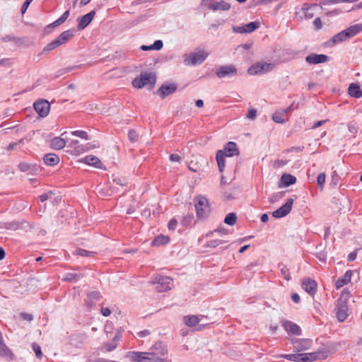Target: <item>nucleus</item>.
<instances>
[{
    "instance_id": "nucleus-1",
    "label": "nucleus",
    "mask_w": 362,
    "mask_h": 362,
    "mask_svg": "<svg viewBox=\"0 0 362 362\" xmlns=\"http://www.w3.org/2000/svg\"><path fill=\"white\" fill-rule=\"evenodd\" d=\"M239 151L235 142L229 141L226 144L223 150H219L216 153V161L220 172H223L225 167V156L232 157L238 155Z\"/></svg>"
},
{
    "instance_id": "nucleus-2",
    "label": "nucleus",
    "mask_w": 362,
    "mask_h": 362,
    "mask_svg": "<svg viewBox=\"0 0 362 362\" xmlns=\"http://www.w3.org/2000/svg\"><path fill=\"white\" fill-rule=\"evenodd\" d=\"M151 362H168L165 356L168 349L165 345L161 342H157L147 351Z\"/></svg>"
},
{
    "instance_id": "nucleus-3",
    "label": "nucleus",
    "mask_w": 362,
    "mask_h": 362,
    "mask_svg": "<svg viewBox=\"0 0 362 362\" xmlns=\"http://www.w3.org/2000/svg\"><path fill=\"white\" fill-rule=\"evenodd\" d=\"M322 356V352L286 354L282 356L284 358L295 362H312L321 358Z\"/></svg>"
},
{
    "instance_id": "nucleus-4",
    "label": "nucleus",
    "mask_w": 362,
    "mask_h": 362,
    "mask_svg": "<svg viewBox=\"0 0 362 362\" xmlns=\"http://www.w3.org/2000/svg\"><path fill=\"white\" fill-rule=\"evenodd\" d=\"M209 54L204 49H199L194 52L184 55V63L187 66H195L202 63Z\"/></svg>"
},
{
    "instance_id": "nucleus-5",
    "label": "nucleus",
    "mask_w": 362,
    "mask_h": 362,
    "mask_svg": "<svg viewBox=\"0 0 362 362\" xmlns=\"http://www.w3.org/2000/svg\"><path fill=\"white\" fill-rule=\"evenodd\" d=\"M74 36V30H67L64 31L60 34V35L56 38L54 40L48 43L44 47V52H49L52 49H56L57 47L66 43L72 37Z\"/></svg>"
},
{
    "instance_id": "nucleus-6",
    "label": "nucleus",
    "mask_w": 362,
    "mask_h": 362,
    "mask_svg": "<svg viewBox=\"0 0 362 362\" xmlns=\"http://www.w3.org/2000/svg\"><path fill=\"white\" fill-rule=\"evenodd\" d=\"M156 83V78L151 74H141L139 78H136L132 81V85L134 88H141L144 86H148L153 88Z\"/></svg>"
},
{
    "instance_id": "nucleus-7",
    "label": "nucleus",
    "mask_w": 362,
    "mask_h": 362,
    "mask_svg": "<svg viewBox=\"0 0 362 362\" xmlns=\"http://www.w3.org/2000/svg\"><path fill=\"white\" fill-rule=\"evenodd\" d=\"M197 216L203 218L209 212V205L207 199L198 196L194 199Z\"/></svg>"
},
{
    "instance_id": "nucleus-8",
    "label": "nucleus",
    "mask_w": 362,
    "mask_h": 362,
    "mask_svg": "<svg viewBox=\"0 0 362 362\" xmlns=\"http://www.w3.org/2000/svg\"><path fill=\"white\" fill-rule=\"evenodd\" d=\"M173 279L168 276H156L153 284H156V290L159 292H165L170 290Z\"/></svg>"
},
{
    "instance_id": "nucleus-9",
    "label": "nucleus",
    "mask_w": 362,
    "mask_h": 362,
    "mask_svg": "<svg viewBox=\"0 0 362 362\" xmlns=\"http://www.w3.org/2000/svg\"><path fill=\"white\" fill-rule=\"evenodd\" d=\"M274 67V64L257 63L250 67L247 72L250 75L262 74L272 71Z\"/></svg>"
},
{
    "instance_id": "nucleus-10",
    "label": "nucleus",
    "mask_w": 362,
    "mask_h": 362,
    "mask_svg": "<svg viewBox=\"0 0 362 362\" xmlns=\"http://www.w3.org/2000/svg\"><path fill=\"white\" fill-rule=\"evenodd\" d=\"M292 344L295 351L302 352L311 348L313 340L310 339H297L292 340Z\"/></svg>"
},
{
    "instance_id": "nucleus-11",
    "label": "nucleus",
    "mask_w": 362,
    "mask_h": 362,
    "mask_svg": "<svg viewBox=\"0 0 362 362\" xmlns=\"http://www.w3.org/2000/svg\"><path fill=\"white\" fill-rule=\"evenodd\" d=\"M293 204V199L291 198L288 199L285 204L272 213V216L277 218L284 217L290 213Z\"/></svg>"
},
{
    "instance_id": "nucleus-12",
    "label": "nucleus",
    "mask_w": 362,
    "mask_h": 362,
    "mask_svg": "<svg viewBox=\"0 0 362 362\" xmlns=\"http://www.w3.org/2000/svg\"><path fill=\"white\" fill-rule=\"evenodd\" d=\"M127 356L133 362H151L148 352L130 351Z\"/></svg>"
},
{
    "instance_id": "nucleus-13",
    "label": "nucleus",
    "mask_w": 362,
    "mask_h": 362,
    "mask_svg": "<svg viewBox=\"0 0 362 362\" xmlns=\"http://www.w3.org/2000/svg\"><path fill=\"white\" fill-rule=\"evenodd\" d=\"M33 106L37 114L42 117L47 116L49 112L50 104L45 100L35 103Z\"/></svg>"
},
{
    "instance_id": "nucleus-14",
    "label": "nucleus",
    "mask_w": 362,
    "mask_h": 362,
    "mask_svg": "<svg viewBox=\"0 0 362 362\" xmlns=\"http://www.w3.org/2000/svg\"><path fill=\"white\" fill-rule=\"evenodd\" d=\"M303 288L310 296H314L317 291V284L313 279L305 278L302 281Z\"/></svg>"
},
{
    "instance_id": "nucleus-15",
    "label": "nucleus",
    "mask_w": 362,
    "mask_h": 362,
    "mask_svg": "<svg viewBox=\"0 0 362 362\" xmlns=\"http://www.w3.org/2000/svg\"><path fill=\"white\" fill-rule=\"evenodd\" d=\"M337 303L336 315L339 322H344L348 315V307L346 303L340 299L338 300Z\"/></svg>"
},
{
    "instance_id": "nucleus-16",
    "label": "nucleus",
    "mask_w": 362,
    "mask_h": 362,
    "mask_svg": "<svg viewBox=\"0 0 362 362\" xmlns=\"http://www.w3.org/2000/svg\"><path fill=\"white\" fill-rule=\"evenodd\" d=\"M260 26L258 21L251 22L243 26L234 28V30L239 33H250L257 29Z\"/></svg>"
},
{
    "instance_id": "nucleus-17",
    "label": "nucleus",
    "mask_w": 362,
    "mask_h": 362,
    "mask_svg": "<svg viewBox=\"0 0 362 362\" xmlns=\"http://www.w3.org/2000/svg\"><path fill=\"white\" fill-rule=\"evenodd\" d=\"M282 326L286 329V331L289 334L293 335L300 334L301 330L300 327L293 322L288 320H283Z\"/></svg>"
},
{
    "instance_id": "nucleus-18",
    "label": "nucleus",
    "mask_w": 362,
    "mask_h": 362,
    "mask_svg": "<svg viewBox=\"0 0 362 362\" xmlns=\"http://www.w3.org/2000/svg\"><path fill=\"white\" fill-rule=\"evenodd\" d=\"M328 57L325 54H312L310 55H308L305 57V61L307 63L310 64H317L320 63H325L327 62Z\"/></svg>"
},
{
    "instance_id": "nucleus-19",
    "label": "nucleus",
    "mask_w": 362,
    "mask_h": 362,
    "mask_svg": "<svg viewBox=\"0 0 362 362\" xmlns=\"http://www.w3.org/2000/svg\"><path fill=\"white\" fill-rule=\"evenodd\" d=\"M237 72L236 69L234 66H221L216 71V75L219 78H223L228 76L235 74Z\"/></svg>"
},
{
    "instance_id": "nucleus-20",
    "label": "nucleus",
    "mask_w": 362,
    "mask_h": 362,
    "mask_svg": "<svg viewBox=\"0 0 362 362\" xmlns=\"http://www.w3.org/2000/svg\"><path fill=\"white\" fill-rule=\"evenodd\" d=\"M177 89V86L174 83L169 85H163L158 90V94L163 98L173 93Z\"/></svg>"
},
{
    "instance_id": "nucleus-21",
    "label": "nucleus",
    "mask_w": 362,
    "mask_h": 362,
    "mask_svg": "<svg viewBox=\"0 0 362 362\" xmlns=\"http://www.w3.org/2000/svg\"><path fill=\"white\" fill-rule=\"evenodd\" d=\"M0 356L11 361L13 358L11 351L6 346L3 341L1 333L0 332Z\"/></svg>"
},
{
    "instance_id": "nucleus-22",
    "label": "nucleus",
    "mask_w": 362,
    "mask_h": 362,
    "mask_svg": "<svg viewBox=\"0 0 362 362\" xmlns=\"http://www.w3.org/2000/svg\"><path fill=\"white\" fill-rule=\"evenodd\" d=\"M84 163L89 165L94 166L95 168L103 169V165L101 160L96 156L93 155H88L86 156L84 158Z\"/></svg>"
},
{
    "instance_id": "nucleus-23",
    "label": "nucleus",
    "mask_w": 362,
    "mask_h": 362,
    "mask_svg": "<svg viewBox=\"0 0 362 362\" xmlns=\"http://www.w3.org/2000/svg\"><path fill=\"white\" fill-rule=\"evenodd\" d=\"M95 11H92L89 12L88 13L82 16L78 23V28L79 30H83L87 25H88L90 23V22L92 21V20L95 16Z\"/></svg>"
},
{
    "instance_id": "nucleus-24",
    "label": "nucleus",
    "mask_w": 362,
    "mask_h": 362,
    "mask_svg": "<svg viewBox=\"0 0 362 362\" xmlns=\"http://www.w3.org/2000/svg\"><path fill=\"white\" fill-rule=\"evenodd\" d=\"M352 276V272L351 270H348L346 272L344 275L337 279L335 284V287L337 289H339L343 287L344 285H346L348 283L351 281Z\"/></svg>"
},
{
    "instance_id": "nucleus-25",
    "label": "nucleus",
    "mask_w": 362,
    "mask_h": 362,
    "mask_svg": "<svg viewBox=\"0 0 362 362\" xmlns=\"http://www.w3.org/2000/svg\"><path fill=\"white\" fill-rule=\"evenodd\" d=\"M208 8L212 11H228L230 8L229 3L224 1H220L214 4H209Z\"/></svg>"
},
{
    "instance_id": "nucleus-26",
    "label": "nucleus",
    "mask_w": 362,
    "mask_h": 362,
    "mask_svg": "<svg viewBox=\"0 0 362 362\" xmlns=\"http://www.w3.org/2000/svg\"><path fill=\"white\" fill-rule=\"evenodd\" d=\"M291 107H288L283 110H279L276 111L273 115H272V119L274 122L279 124H283L285 122L286 119L284 118L285 115L288 113Z\"/></svg>"
},
{
    "instance_id": "nucleus-27",
    "label": "nucleus",
    "mask_w": 362,
    "mask_h": 362,
    "mask_svg": "<svg viewBox=\"0 0 362 362\" xmlns=\"http://www.w3.org/2000/svg\"><path fill=\"white\" fill-rule=\"evenodd\" d=\"M348 39L347 35L344 30L341 31L340 33L336 34L332 37V38L327 42L329 46H334L336 44L340 43L344 40Z\"/></svg>"
},
{
    "instance_id": "nucleus-28",
    "label": "nucleus",
    "mask_w": 362,
    "mask_h": 362,
    "mask_svg": "<svg viewBox=\"0 0 362 362\" xmlns=\"http://www.w3.org/2000/svg\"><path fill=\"white\" fill-rule=\"evenodd\" d=\"M348 93L350 96L356 98H360L362 97V90L360 86L356 83L350 84L348 88Z\"/></svg>"
},
{
    "instance_id": "nucleus-29",
    "label": "nucleus",
    "mask_w": 362,
    "mask_h": 362,
    "mask_svg": "<svg viewBox=\"0 0 362 362\" xmlns=\"http://www.w3.org/2000/svg\"><path fill=\"white\" fill-rule=\"evenodd\" d=\"M43 160L46 165L54 166L59 163V158L54 153H47L45 155Z\"/></svg>"
},
{
    "instance_id": "nucleus-30",
    "label": "nucleus",
    "mask_w": 362,
    "mask_h": 362,
    "mask_svg": "<svg viewBox=\"0 0 362 362\" xmlns=\"http://www.w3.org/2000/svg\"><path fill=\"white\" fill-rule=\"evenodd\" d=\"M362 30V24H356L344 30L348 39L354 37Z\"/></svg>"
},
{
    "instance_id": "nucleus-31",
    "label": "nucleus",
    "mask_w": 362,
    "mask_h": 362,
    "mask_svg": "<svg viewBox=\"0 0 362 362\" xmlns=\"http://www.w3.org/2000/svg\"><path fill=\"white\" fill-rule=\"evenodd\" d=\"M66 144V141L61 137H54L51 141V147L56 150L62 149Z\"/></svg>"
},
{
    "instance_id": "nucleus-32",
    "label": "nucleus",
    "mask_w": 362,
    "mask_h": 362,
    "mask_svg": "<svg viewBox=\"0 0 362 362\" xmlns=\"http://www.w3.org/2000/svg\"><path fill=\"white\" fill-rule=\"evenodd\" d=\"M185 323L189 327L197 325L200 320L197 315H187L184 317Z\"/></svg>"
},
{
    "instance_id": "nucleus-33",
    "label": "nucleus",
    "mask_w": 362,
    "mask_h": 362,
    "mask_svg": "<svg viewBox=\"0 0 362 362\" xmlns=\"http://www.w3.org/2000/svg\"><path fill=\"white\" fill-rule=\"evenodd\" d=\"M70 146L74 148V151L76 154H80L86 151V148L83 145L80 144L78 140H73L70 143Z\"/></svg>"
},
{
    "instance_id": "nucleus-34",
    "label": "nucleus",
    "mask_w": 362,
    "mask_h": 362,
    "mask_svg": "<svg viewBox=\"0 0 362 362\" xmlns=\"http://www.w3.org/2000/svg\"><path fill=\"white\" fill-rule=\"evenodd\" d=\"M296 178L290 174H284L281 177V182L285 186L293 185L296 182Z\"/></svg>"
},
{
    "instance_id": "nucleus-35",
    "label": "nucleus",
    "mask_w": 362,
    "mask_h": 362,
    "mask_svg": "<svg viewBox=\"0 0 362 362\" xmlns=\"http://www.w3.org/2000/svg\"><path fill=\"white\" fill-rule=\"evenodd\" d=\"M169 242V238L167 236L160 235L156 238L153 241L151 245L153 246H160L162 245L167 244Z\"/></svg>"
},
{
    "instance_id": "nucleus-36",
    "label": "nucleus",
    "mask_w": 362,
    "mask_h": 362,
    "mask_svg": "<svg viewBox=\"0 0 362 362\" xmlns=\"http://www.w3.org/2000/svg\"><path fill=\"white\" fill-rule=\"evenodd\" d=\"M236 221H237V216H236L235 214V213H229L225 217L224 223L228 225H230V226H233L236 223Z\"/></svg>"
},
{
    "instance_id": "nucleus-37",
    "label": "nucleus",
    "mask_w": 362,
    "mask_h": 362,
    "mask_svg": "<svg viewBox=\"0 0 362 362\" xmlns=\"http://www.w3.org/2000/svg\"><path fill=\"white\" fill-rule=\"evenodd\" d=\"M315 7H316V5H313L306 8L305 5L303 6V9L304 10V15L306 19H310L314 16L315 13L313 11V8Z\"/></svg>"
},
{
    "instance_id": "nucleus-38",
    "label": "nucleus",
    "mask_w": 362,
    "mask_h": 362,
    "mask_svg": "<svg viewBox=\"0 0 362 362\" xmlns=\"http://www.w3.org/2000/svg\"><path fill=\"white\" fill-rule=\"evenodd\" d=\"M74 254L82 257H93L95 255V252L81 248H78L75 251Z\"/></svg>"
},
{
    "instance_id": "nucleus-39",
    "label": "nucleus",
    "mask_w": 362,
    "mask_h": 362,
    "mask_svg": "<svg viewBox=\"0 0 362 362\" xmlns=\"http://www.w3.org/2000/svg\"><path fill=\"white\" fill-rule=\"evenodd\" d=\"M71 134L75 136L80 137L81 139H84L88 140L89 139L88 134L86 132L83 130H76L71 132Z\"/></svg>"
},
{
    "instance_id": "nucleus-40",
    "label": "nucleus",
    "mask_w": 362,
    "mask_h": 362,
    "mask_svg": "<svg viewBox=\"0 0 362 362\" xmlns=\"http://www.w3.org/2000/svg\"><path fill=\"white\" fill-rule=\"evenodd\" d=\"M69 16V11H65L60 18H59L57 21H55L54 22L53 25L55 26L61 25L67 19Z\"/></svg>"
},
{
    "instance_id": "nucleus-41",
    "label": "nucleus",
    "mask_w": 362,
    "mask_h": 362,
    "mask_svg": "<svg viewBox=\"0 0 362 362\" xmlns=\"http://www.w3.org/2000/svg\"><path fill=\"white\" fill-rule=\"evenodd\" d=\"M325 180H326V175H325V173H320L317 176V183L318 187H320L321 189L323 188L324 184L325 182Z\"/></svg>"
},
{
    "instance_id": "nucleus-42",
    "label": "nucleus",
    "mask_w": 362,
    "mask_h": 362,
    "mask_svg": "<svg viewBox=\"0 0 362 362\" xmlns=\"http://www.w3.org/2000/svg\"><path fill=\"white\" fill-rule=\"evenodd\" d=\"M32 347H33V350L35 352L37 358L39 359H41L42 356V353L40 346L38 344L34 343V344H33Z\"/></svg>"
},
{
    "instance_id": "nucleus-43",
    "label": "nucleus",
    "mask_w": 362,
    "mask_h": 362,
    "mask_svg": "<svg viewBox=\"0 0 362 362\" xmlns=\"http://www.w3.org/2000/svg\"><path fill=\"white\" fill-rule=\"evenodd\" d=\"M128 138L132 142H135L139 139V134L135 130L131 129L128 132Z\"/></svg>"
},
{
    "instance_id": "nucleus-44",
    "label": "nucleus",
    "mask_w": 362,
    "mask_h": 362,
    "mask_svg": "<svg viewBox=\"0 0 362 362\" xmlns=\"http://www.w3.org/2000/svg\"><path fill=\"white\" fill-rule=\"evenodd\" d=\"M281 272L283 277L286 280H287V281L290 280V279H291L290 273H289L288 269L286 267H284L283 268H281Z\"/></svg>"
},
{
    "instance_id": "nucleus-45",
    "label": "nucleus",
    "mask_w": 362,
    "mask_h": 362,
    "mask_svg": "<svg viewBox=\"0 0 362 362\" xmlns=\"http://www.w3.org/2000/svg\"><path fill=\"white\" fill-rule=\"evenodd\" d=\"M223 243H225V242L222 241L221 240H211L208 242L207 245L209 247H215L221 244H223Z\"/></svg>"
},
{
    "instance_id": "nucleus-46",
    "label": "nucleus",
    "mask_w": 362,
    "mask_h": 362,
    "mask_svg": "<svg viewBox=\"0 0 362 362\" xmlns=\"http://www.w3.org/2000/svg\"><path fill=\"white\" fill-rule=\"evenodd\" d=\"M33 1V0H25V1L23 3L22 7H21V13L22 14H24L28 8L29 7L30 3Z\"/></svg>"
},
{
    "instance_id": "nucleus-47",
    "label": "nucleus",
    "mask_w": 362,
    "mask_h": 362,
    "mask_svg": "<svg viewBox=\"0 0 362 362\" xmlns=\"http://www.w3.org/2000/svg\"><path fill=\"white\" fill-rule=\"evenodd\" d=\"M256 115H257V111L255 109H250L248 111V113H247V117L249 119H254L255 117H256Z\"/></svg>"
},
{
    "instance_id": "nucleus-48",
    "label": "nucleus",
    "mask_w": 362,
    "mask_h": 362,
    "mask_svg": "<svg viewBox=\"0 0 362 362\" xmlns=\"http://www.w3.org/2000/svg\"><path fill=\"white\" fill-rule=\"evenodd\" d=\"M163 47V42L161 40H156L153 45L152 47L153 49L159 50Z\"/></svg>"
},
{
    "instance_id": "nucleus-49",
    "label": "nucleus",
    "mask_w": 362,
    "mask_h": 362,
    "mask_svg": "<svg viewBox=\"0 0 362 362\" xmlns=\"http://www.w3.org/2000/svg\"><path fill=\"white\" fill-rule=\"evenodd\" d=\"M23 140H22V139H21V140H19L18 142L11 143V144H10L8 146V147H7V150H8V151H12V150L15 149V148H16V147L19 144H21V143H23Z\"/></svg>"
},
{
    "instance_id": "nucleus-50",
    "label": "nucleus",
    "mask_w": 362,
    "mask_h": 362,
    "mask_svg": "<svg viewBox=\"0 0 362 362\" xmlns=\"http://www.w3.org/2000/svg\"><path fill=\"white\" fill-rule=\"evenodd\" d=\"M313 23L317 30H320L322 28V21L320 18H316Z\"/></svg>"
},
{
    "instance_id": "nucleus-51",
    "label": "nucleus",
    "mask_w": 362,
    "mask_h": 362,
    "mask_svg": "<svg viewBox=\"0 0 362 362\" xmlns=\"http://www.w3.org/2000/svg\"><path fill=\"white\" fill-rule=\"evenodd\" d=\"M177 225V221L175 219H172L168 223V228L170 230H174Z\"/></svg>"
},
{
    "instance_id": "nucleus-52",
    "label": "nucleus",
    "mask_w": 362,
    "mask_h": 362,
    "mask_svg": "<svg viewBox=\"0 0 362 362\" xmlns=\"http://www.w3.org/2000/svg\"><path fill=\"white\" fill-rule=\"evenodd\" d=\"M51 195H52L51 192L45 193V194H43L40 196V199L41 202H43L46 201V200H47L49 198V197H51Z\"/></svg>"
},
{
    "instance_id": "nucleus-53",
    "label": "nucleus",
    "mask_w": 362,
    "mask_h": 362,
    "mask_svg": "<svg viewBox=\"0 0 362 362\" xmlns=\"http://www.w3.org/2000/svg\"><path fill=\"white\" fill-rule=\"evenodd\" d=\"M180 159H181L180 156L177 154H171L170 156V160L171 161L178 162L180 160Z\"/></svg>"
},
{
    "instance_id": "nucleus-54",
    "label": "nucleus",
    "mask_w": 362,
    "mask_h": 362,
    "mask_svg": "<svg viewBox=\"0 0 362 362\" xmlns=\"http://www.w3.org/2000/svg\"><path fill=\"white\" fill-rule=\"evenodd\" d=\"M291 299L296 303H298L300 300V296L298 293H293L291 296Z\"/></svg>"
},
{
    "instance_id": "nucleus-55",
    "label": "nucleus",
    "mask_w": 362,
    "mask_h": 362,
    "mask_svg": "<svg viewBox=\"0 0 362 362\" xmlns=\"http://www.w3.org/2000/svg\"><path fill=\"white\" fill-rule=\"evenodd\" d=\"M101 313L103 314V315L107 317L110 315L111 311L108 308H103L101 309Z\"/></svg>"
},
{
    "instance_id": "nucleus-56",
    "label": "nucleus",
    "mask_w": 362,
    "mask_h": 362,
    "mask_svg": "<svg viewBox=\"0 0 362 362\" xmlns=\"http://www.w3.org/2000/svg\"><path fill=\"white\" fill-rule=\"evenodd\" d=\"M327 122V120H320V121H318L317 122L315 123L314 125L313 126V129H317L319 127H320L321 125L324 124L325 122Z\"/></svg>"
},
{
    "instance_id": "nucleus-57",
    "label": "nucleus",
    "mask_w": 362,
    "mask_h": 362,
    "mask_svg": "<svg viewBox=\"0 0 362 362\" xmlns=\"http://www.w3.org/2000/svg\"><path fill=\"white\" fill-rule=\"evenodd\" d=\"M149 334V331L148 330H143V331H141L138 333V335L141 337H146L147 335Z\"/></svg>"
},
{
    "instance_id": "nucleus-58",
    "label": "nucleus",
    "mask_w": 362,
    "mask_h": 362,
    "mask_svg": "<svg viewBox=\"0 0 362 362\" xmlns=\"http://www.w3.org/2000/svg\"><path fill=\"white\" fill-rule=\"evenodd\" d=\"M356 258V252H351L348 255V260L349 261H354Z\"/></svg>"
},
{
    "instance_id": "nucleus-59",
    "label": "nucleus",
    "mask_w": 362,
    "mask_h": 362,
    "mask_svg": "<svg viewBox=\"0 0 362 362\" xmlns=\"http://www.w3.org/2000/svg\"><path fill=\"white\" fill-rule=\"evenodd\" d=\"M269 220V216L267 214H264L263 215H262L261 216V221L263 222V223H266Z\"/></svg>"
},
{
    "instance_id": "nucleus-60",
    "label": "nucleus",
    "mask_w": 362,
    "mask_h": 362,
    "mask_svg": "<svg viewBox=\"0 0 362 362\" xmlns=\"http://www.w3.org/2000/svg\"><path fill=\"white\" fill-rule=\"evenodd\" d=\"M19 168H21V170L23 171H25L28 169V166L27 165V164L25 163H21L19 165Z\"/></svg>"
},
{
    "instance_id": "nucleus-61",
    "label": "nucleus",
    "mask_w": 362,
    "mask_h": 362,
    "mask_svg": "<svg viewBox=\"0 0 362 362\" xmlns=\"http://www.w3.org/2000/svg\"><path fill=\"white\" fill-rule=\"evenodd\" d=\"M196 105H197V107H202L204 106V102H203V100H200V99H199V100H197L196 101Z\"/></svg>"
},
{
    "instance_id": "nucleus-62",
    "label": "nucleus",
    "mask_w": 362,
    "mask_h": 362,
    "mask_svg": "<svg viewBox=\"0 0 362 362\" xmlns=\"http://www.w3.org/2000/svg\"><path fill=\"white\" fill-rule=\"evenodd\" d=\"M5 257V252L2 247H0V260Z\"/></svg>"
},
{
    "instance_id": "nucleus-63",
    "label": "nucleus",
    "mask_w": 362,
    "mask_h": 362,
    "mask_svg": "<svg viewBox=\"0 0 362 362\" xmlns=\"http://www.w3.org/2000/svg\"><path fill=\"white\" fill-rule=\"evenodd\" d=\"M249 247V245H244L242 247H240V249L239 250V252L240 253H243L244 252L247 248Z\"/></svg>"
},
{
    "instance_id": "nucleus-64",
    "label": "nucleus",
    "mask_w": 362,
    "mask_h": 362,
    "mask_svg": "<svg viewBox=\"0 0 362 362\" xmlns=\"http://www.w3.org/2000/svg\"><path fill=\"white\" fill-rule=\"evenodd\" d=\"M94 362H116V361H107V360H105V359L99 358L98 360H95Z\"/></svg>"
}]
</instances>
